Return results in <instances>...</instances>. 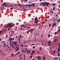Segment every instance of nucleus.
Listing matches in <instances>:
<instances>
[{"instance_id": "nucleus-1", "label": "nucleus", "mask_w": 60, "mask_h": 60, "mask_svg": "<svg viewBox=\"0 0 60 60\" xmlns=\"http://www.w3.org/2000/svg\"><path fill=\"white\" fill-rule=\"evenodd\" d=\"M14 38H13V39L12 38H11L10 39V44H9V45H11V46L10 45L11 48L12 47L13 48L14 47L13 45V43L15 45V42H14L13 41V42H12V41H14Z\"/></svg>"}, {"instance_id": "nucleus-2", "label": "nucleus", "mask_w": 60, "mask_h": 60, "mask_svg": "<svg viewBox=\"0 0 60 60\" xmlns=\"http://www.w3.org/2000/svg\"><path fill=\"white\" fill-rule=\"evenodd\" d=\"M42 4H43L42 5L44 6H46V7H48L49 4H50V3H47V2H42L40 3V5H42Z\"/></svg>"}, {"instance_id": "nucleus-3", "label": "nucleus", "mask_w": 60, "mask_h": 60, "mask_svg": "<svg viewBox=\"0 0 60 60\" xmlns=\"http://www.w3.org/2000/svg\"><path fill=\"white\" fill-rule=\"evenodd\" d=\"M15 26V24L13 23H9L6 26V28H8V27H10L11 28L12 26Z\"/></svg>"}, {"instance_id": "nucleus-4", "label": "nucleus", "mask_w": 60, "mask_h": 60, "mask_svg": "<svg viewBox=\"0 0 60 60\" xmlns=\"http://www.w3.org/2000/svg\"><path fill=\"white\" fill-rule=\"evenodd\" d=\"M15 45L16 48V51L17 52L19 50V47H18V44L17 43H15Z\"/></svg>"}, {"instance_id": "nucleus-5", "label": "nucleus", "mask_w": 60, "mask_h": 60, "mask_svg": "<svg viewBox=\"0 0 60 60\" xmlns=\"http://www.w3.org/2000/svg\"><path fill=\"white\" fill-rule=\"evenodd\" d=\"M4 6H6V7H10V5H4L3 6V8H4Z\"/></svg>"}, {"instance_id": "nucleus-6", "label": "nucleus", "mask_w": 60, "mask_h": 60, "mask_svg": "<svg viewBox=\"0 0 60 60\" xmlns=\"http://www.w3.org/2000/svg\"><path fill=\"white\" fill-rule=\"evenodd\" d=\"M37 17H36L35 18V23H36V21H37L38 20V19H37Z\"/></svg>"}, {"instance_id": "nucleus-7", "label": "nucleus", "mask_w": 60, "mask_h": 60, "mask_svg": "<svg viewBox=\"0 0 60 60\" xmlns=\"http://www.w3.org/2000/svg\"><path fill=\"white\" fill-rule=\"evenodd\" d=\"M56 22H55L52 25V26L54 27V26H56Z\"/></svg>"}, {"instance_id": "nucleus-8", "label": "nucleus", "mask_w": 60, "mask_h": 60, "mask_svg": "<svg viewBox=\"0 0 60 60\" xmlns=\"http://www.w3.org/2000/svg\"><path fill=\"white\" fill-rule=\"evenodd\" d=\"M5 2H4V3H3V4H2L1 5V8H2V7L3 6V5H5Z\"/></svg>"}, {"instance_id": "nucleus-9", "label": "nucleus", "mask_w": 60, "mask_h": 60, "mask_svg": "<svg viewBox=\"0 0 60 60\" xmlns=\"http://www.w3.org/2000/svg\"><path fill=\"white\" fill-rule=\"evenodd\" d=\"M30 30L29 29L28 31H27L26 32L27 34H29V32H30Z\"/></svg>"}, {"instance_id": "nucleus-10", "label": "nucleus", "mask_w": 60, "mask_h": 60, "mask_svg": "<svg viewBox=\"0 0 60 60\" xmlns=\"http://www.w3.org/2000/svg\"><path fill=\"white\" fill-rule=\"evenodd\" d=\"M26 25H28V26H32V25H30L29 24H26Z\"/></svg>"}, {"instance_id": "nucleus-11", "label": "nucleus", "mask_w": 60, "mask_h": 60, "mask_svg": "<svg viewBox=\"0 0 60 60\" xmlns=\"http://www.w3.org/2000/svg\"><path fill=\"white\" fill-rule=\"evenodd\" d=\"M3 42H4V47H5V46H6V45L5 44V42H4V41H3Z\"/></svg>"}, {"instance_id": "nucleus-12", "label": "nucleus", "mask_w": 60, "mask_h": 60, "mask_svg": "<svg viewBox=\"0 0 60 60\" xmlns=\"http://www.w3.org/2000/svg\"><path fill=\"white\" fill-rule=\"evenodd\" d=\"M9 6L10 7H13V4L10 5H9Z\"/></svg>"}, {"instance_id": "nucleus-13", "label": "nucleus", "mask_w": 60, "mask_h": 60, "mask_svg": "<svg viewBox=\"0 0 60 60\" xmlns=\"http://www.w3.org/2000/svg\"><path fill=\"white\" fill-rule=\"evenodd\" d=\"M41 21H40V20H39L38 21H36V23H38V22H40Z\"/></svg>"}, {"instance_id": "nucleus-14", "label": "nucleus", "mask_w": 60, "mask_h": 60, "mask_svg": "<svg viewBox=\"0 0 60 60\" xmlns=\"http://www.w3.org/2000/svg\"><path fill=\"white\" fill-rule=\"evenodd\" d=\"M24 25L23 24L21 26V27H25V26H24Z\"/></svg>"}, {"instance_id": "nucleus-15", "label": "nucleus", "mask_w": 60, "mask_h": 60, "mask_svg": "<svg viewBox=\"0 0 60 60\" xmlns=\"http://www.w3.org/2000/svg\"><path fill=\"white\" fill-rule=\"evenodd\" d=\"M55 9V7H53V11H54Z\"/></svg>"}, {"instance_id": "nucleus-16", "label": "nucleus", "mask_w": 60, "mask_h": 60, "mask_svg": "<svg viewBox=\"0 0 60 60\" xmlns=\"http://www.w3.org/2000/svg\"><path fill=\"white\" fill-rule=\"evenodd\" d=\"M19 52H17V54H16V55H17H17H18V54H19Z\"/></svg>"}, {"instance_id": "nucleus-17", "label": "nucleus", "mask_w": 60, "mask_h": 60, "mask_svg": "<svg viewBox=\"0 0 60 60\" xmlns=\"http://www.w3.org/2000/svg\"><path fill=\"white\" fill-rule=\"evenodd\" d=\"M40 56H38V60H40Z\"/></svg>"}, {"instance_id": "nucleus-18", "label": "nucleus", "mask_w": 60, "mask_h": 60, "mask_svg": "<svg viewBox=\"0 0 60 60\" xmlns=\"http://www.w3.org/2000/svg\"><path fill=\"white\" fill-rule=\"evenodd\" d=\"M27 6H31V5H29L28 4H27Z\"/></svg>"}, {"instance_id": "nucleus-19", "label": "nucleus", "mask_w": 60, "mask_h": 60, "mask_svg": "<svg viewBox=\"0 0 60 60\" xmlns=\"http://www.w3.org/2000/svg\"><path fill=\"white\" fill-rule=\"evenodd\" d=\"M58 33H59V31H60V28H59L58 30Z\"/></svg>"}, {"instance_id": "nucleus-20", "label": "nucleus", "mask_w": 60, "mask_h": 60, "mask_svg": "<svg viewBox=\"0 0 60 60\" xmlns=\"http://www.w3.org/2000/svg\"><path fill=\"white\" fill-rule=\"evenodd\" d=\"M45 59H46V57H44L43 60H45Z\"/></svg>"}, {"instance_id": "nucleus-21", "label": "nucleus", "mask_w": 60, "mask_h": 60, "mask_svg": "<svg viewBox=\"0 0 60 60\" xmlns=\"http://www.w3.org/2000/svg\"><path fill=\"white\" fill-rule=\"evenodd\" d=\"M19 43H20V39H19Z\"/></svg>"}, {"instance_id": "nucleus-22", "label": "nucleus", "mask_w": 60, "mask_h": 60, "mask_svg": "<svg viewBox=\"0 0 60 60\" xmlns=\"http://www.w3.org/2000/svg\"><path fill=\"white\" fill-rule=\"evenodd\" d=\"M13 8H11L10 9L11 10H13Z\"/></svg>"}, {"instance_id": "nucleus-23", "label": "nucleus", "mask_w": 60, "mask_h": 60, "mask_svg": "<svg viewBox=\"0 0 60 60\" xmlns=\"http://www.w3.org/2000/svg\"><path fill=\"white\" fill-rule=\"evenodd\" d=\"M32 6H35V4H33Z\"/></svg>"}, {"instance_id": "nucleus-24", "label": "nucleus", "mask_w": 60, "mask_h": 60, "mask_svg": "<svg viewBox=\"0 0 60 60\" xmlns=\"http://www.w3.org/2000/svg\"><path fill=\"white\" fill-rule=\"evenodd\" d=\"M50 34H49V35L48 36V37L49 38V37H50Z\"/></svg>"}, {"instance_id": "nucleus-25", "label": "nucleus", "mask_w": 60, "mask_h": 60, "mask_svg": "<svg viewBox=\"0 0 60 60\" xmlns=\"http://www.w3.org/2000/svg\"><path fill=\"white\" fill-rule=\"evenodd\" d=\"M23 1H24V2H27V0H24Z\"/></svg>"}, {"instance_id": "nucleus-26", "label": "nucleus", "mask_w": 60, "mask_h": 60, "mask_svg": "<svg viewBox=\"0 0 60 60\" xmlns=\"http://www.w3.org/2000/svg\"><path fill=\"white\" fill-rule=\"evenodd\" d=\"M52 5L54 6H55V5H56V4H52Z\"/></svg>"}, {"instance_id": "nucleus-27", "label": "nucleus", "mask_w": 60, "mask_h": 60, "mask_svg": "<svg viewBox=\"0 0 60 60\" xmlns=\"http://www.w3.org/2000/svg\"><path fill=\"white\" fill-rule=\"evenodd\" d=\"M11 28L10 27V28H9L8 29V30H8H8H10V29H11Z\"/></svg>"}, {"instance_id": "nucleus-28", "label": "nucleus", "mask_w": 60, "mask_h": 60, "mask_svg": "<svg viewBox=\"0 0 60 60\" xmlns=\"http://www.w3.org/2000/svg\"><path fill=\"white\" fill-rule=\"evenodd\" d=\"M25 46V45H21V47H23V46Z\"/></svg>"}, {"instance_id": "nucleus-29", "label": "nucleus", "mask_w": 60, "mask_h": 60, "mask_svg": "<svg viewBox=\"0 0 60 60\" xmlns=\"http://www.w3.org/2000/svg\"><path fill=\"white\" fill-rule=\"evenodd\" d=\"M32 52L33 53V54H34V51H32Z\"/></svg>"}, {"instance_id": "nucleus-30", "label": "nucleus", "mask_w": 60, "mask_h": 60, "mask_svg": "<svg viewBox=\"0 0 60 60\" xmlns=\"http://www.w3.org/2000/svg\"><path fill=\"white\" fill-rule=\"evenodd\" d=\"M60 19L58 20L57 21L58 22H60Z\"/></svg>"}, {"instance_id": "nucleus-31", "label": "nucleus", "mask_w": 60, "mask_h": 60, "mask_svg": "<svg viewBox=\"0 0 60 60\" xmlns=\"http://www.w3.org/2000/svg\"><path fill=\"white\" fill-rule=\"evenodd\" d=\"M51 26V24H49V27H50Z\"/></svg>"}, {"instance_id": "nucleus-32", "label": "nucleus", "mask_w": 60, "mask_h": 60, "mask_svg": "<svg viewBox=\"0 0 60 60\" xmlns=\"http://www.w3.org/2000/svg\"><path fill=\"white\" fill-rule=\"evenodd\" d=\"M56 33H57L56 32L55 33H54V34H55V35H56Z\"/></svg>"}, {"instance_id": "nucleus-33", "label": "nucleus", "mask_w": 60, "mask_h": 60, "mask_svg": "<svg viewBox=\"0 0 60 60\" xmlns=\"http://www.w3.org/2000/svg\"><path fill=\"white\" fill-rule=\"evenodd\" d=\"M33 57V56H30V58H32Z\"/></svg>"}, {"instance_id": "nucleus-34", "label": "nucleus", "mask_w": 60, "mask_h": 60, "mask_svg": "<svg viewBox=\"0 0 60 60\" xmlns=\"http://www.w3.org/2000/svg\"><path fill=\"white\" fill-rule=\"evenodd\" d=\"M60 48H58V51H59L60 50Z\"/></svg>"}, {"instance_id": "nucleus-35", "label": "nucleus", "mask_w": 60, "mask_h": 60, "mask_svg": "<svg viewBox=\"0 0 60 60\" xmlns=\"http://www.w3.org/2000/svg\"><path fill=\"white\" fill-rule=\"evenodd\" d=\"M58 56H60V55L59 54V53H58Z\"/></svg>"}, {"instance_id": "nucleus-36", "label": "nucleus", "mask_w": 60, "mask_h": 60, "mask_svg": "<svg viewBox=\"0 0 60 60\" xmlns=\"http://www.w3.org/2000/svg\"><path fill=\"white\" fill-rule=\"evenodd\" d=\"M35 47H36L35 46H34L33 47V49H34V48H35Z\"/></svg>"}, {"instance_id": "nucleus-37", "label": "nucleus", "mask_w": 60, "mask_h": 60, "mask_svg": "<svg viewBox=\"0 0 60 60\" xmlns=\"http://www.w3.org/2000/svg\"><path fill=\"white\" fill-rule=\"evenodd\" d=\"M7 46L8 47V48L9 49H10V48H9V46L8 45H7Z\"/></svg>"}, {"instance_id": "nucleus-38", "label": "nucleus", "mask_w": 60, "mask_h": 60, "mask_svg": "<svg viewBox=\"0 0 60 60\" xmlns=\"http://www.w3.org/2000/svg\"><path fill=\"white\" fill-rule=\"evenodd\" d=\"M30 27H28V29H30Z\"/></svg>"}, {"instance_id": "nucleus-39", "label": "nucleus", "mask_w": 60, "mask_h": 60, "mask_svg": "<svg viewBox=\"0 0 60 60\" xmlns=\"http://www.w3.org/2000/svg\"><path fill=\"white\" fill-rule=\"evenodd\" d=\"M7 37H8V35H6V38H7Z\"/></svg>"}, {"instance_id": "nucleus-40", "label": "nucleus", "mask_w": 60, "mask_h": 60, "mask_svg": "<svg viewBox=\"0 0 60 60\" xmlns=\"http://www.w3.org/2000/svg\"><path fill=\"white\" fill-rule=\"evenodd\" d=\"M40 50H41V47H40Z\"/></svg>"}, {"instance_id": "nucleus-41", "label": "nucleus", "mask_w": 60, "mask_h": 60, "mask_svg": "<svg viewBox=\"0 0 60 60\" xmlns=\"http://www.w3.org/2000/svg\"><path fill=\"white\" fill-rule=\"evenodd\" d=\"M41 43L42 44H41V45H44V44H43V43L42 42H41Z\"/></svg>"}, {"instance_id": "nucleus-42", "label": "nucleus", "mask_w": 60, "mask_h": 60, "mask_svg": "<svg viewBox=\"0 0 60 60\" xmlns=\"http://www.w3.org/2000/svg\"><path fill=\"white\" fill-rule=\"evenodd\" d=\"M51 42V41H49V44H50V42Z\"/></svg>"}, {"instance_id": "nucleus-43", "label": "nucleus", "mask_w": 60, "mask_h": 60, "mask_svg": "<svg viewBox=\"0 0 60 60\" xmlns=\"http://www.w3.org/2000/svg\"><path fill=\"white\" fill-rule=\"evenodd\" d=\"M13 55H14V53H13L12 55H11V56H13Z\"/></svg>"}, {"instance_id": "nucleus-44", "label": "nucleus", "mask_w": 60, "mask_h": 60, "mask_svg": "<svg viewBox=\"0 0 60 60\" xmlns=\"http://www.w3.org/2000/svg\"><path fill=\"white\" fill-rule=\"evenodd\" d=\"M20 38H21L22 37V36H21V35L20 36Z\"/></svg>"}, {"instance_id": "nucleus-45", "label": "nucleus", "mask_w": 60, "mask_h": 60, "mask_svg": "<svg viewBox=\"0 0 60 60\" xmlns=\"http://www.w3.org/2000/svg\"><path fill=\"white\" fill-rule=\"evenodd\" d=\"M25 47H28V46L27 45H26L25 46Z\"/></svg>"}, {"instance_id": "nucleus-46", "label": "nucleus", "mask_w": 60, "mask_h": 60, "mask_svg": "<svg viewBox=\"0 0 60 60\" xmlns=\"http://www.w3.org/2000/svg\"><path fill=\"white\" fill-rule=\"evenodd\" d=\"M2 41V39L0 38V41Z\"/></svg>"}, {"instance_id": "nucleus-47", "label": "nucleus", "mask_w": 60, "mask_h": 60, "mask_svg": "<svg viewBox=\"0 0 60 60\" xmlns=\"http://www.w3.org/2000/svg\"><path fill=\"white\" fill-rule=\"evenodd\" d=\"M57 59V58H54V59Z\"/></svg>"}, {"instance_id": "nucleus-48", "label": "nucleus", "mask_w": 60, "mask_h": 60, "mask_svg": "<svg viewBox=\"0 0 60 60\" xmlns=\"http://www.w3.org/2000/svg\"><path fill=\"white\" fill-rule=\"evenodd\" d=\"M21 29H20L21 30H22V27H21Z\"/></svg>"}, {"instance_id": "nucleus-49", "label": "nucleus", "mask_w": 60, "mask_h": 60, "mask_svg": "<svg viewBox=\"0 0 60 60\" xmlns=\"http://www.w3.org/2000/svg\"><path fill=\"white\" fill-rule=\"evenodd\" d=\"M57 41V40H55V42H56V41Z\"/></svg>"}, {"instance_id": "nucleus-50", "label": "nucleus", "mask_w": 60, "mask_h": 60, "mask_svg": "<svg viewBox=\"0 0 60 60\" xmlns=\"http://www.w3.org/2000/svg\"><path fill=\"white\" fill-rule=\"evenodd\" d=\"M34 28H33L32 30V31H34Z\"/></svg>"}, {"instance_id": "nucleus-51", "label": "nucleus", "mask_w": 60, "mask_h": 60, "mask_svg": "<svg viewBox=\"0 0 60 60\" xmlns=\"http://www.w3.org/2000/svg\"><path fill=\"white\" fill-rule=\"evenodd\" d=\"M56 17H58V15H56Z\"/></svg>"}, {"instance_id": "nucleus-52", "label": "nucleus", "mask_w": 60, "mask_h": 60, "mask_svg": "<svg viewBox=\"0 0 60 60\" xmlns=\"http://www.w3.org/2000/svg\"><path fill=\"white\" fill-rule=\"evenodd\" d=\"M58 11H60V9H58Z\"/></svg>"}, {"instance_id": "nucleus-53", "label": "nucleus", "mask_w": 60, "mask_h": 60, "mask_svg": "<svg viewBox=\"0 0 60 60\" xmlns=\"http://www.w3.org/2000/svg\"><path fill=\"white\" fill-rule=\"evenodd\" d=\"M22 56V55H20L19 57H20V56Z\"/></svg>"}, {"instance_id": "nucleus-54", "label": "nucleus", "mask_w": 60, "mask_h": 60, "mask_svg": "<svg viewBox=\"0 0 60 60\" xmlns=\"http://www.w3.org/2000/svg\"><path fill=\"white\" fill-rule=\"evenodd\" d=\"M34 45V44H33L32 45Z\"/></svg>"}, {"instance_id": "nucleus-55", "label": "nucleus", "mask_w": 60, "mask_h": 60, "mask_svg": "<svg viewBox=\"0 0 60 60\" xmlns=\"http://www.w3.org/2000/svg\"><path fill=\"white\" fill-rule=\"evenodd\" d=\"M42 27V26H39V27Z\"/></svg>"}, {"instance_id": "nucleus-56", "label": "nucleus", "mask_w": 60, "mask_h": 60, "mask_svg": "<svg viewBox=\"0 0 60 60\" xmlns=\"http://www.w3.org/2000/svg\"><path fill=\"white\" fill-rule=\"evenodd\" d=\"M31 55H32V56H33V53H31Z\"/></svg>"}, {"instance_id": "nucleus-57", "label": "nucleus", "mask_w": 60, "mask_h": 60, "mask_svg": "<svg viewBox=\"0 0 60 60\" xmlns=\"http://www.w3.org/2000/svg\"><path fill=\"white\" fill-rule=\"evenodd\" d=\"M2 31H0V33H2Z\"/></svg>"}, {"instance_id": "nucleus-58", "label": "nucleus", "mask_w": 60, "mask_h": 60, "mask_svg": "<svg viewBox=\"0 0 60 60\" xmlns=\"http://www.w3.org/2000/svg\"><path fill=\"white\" fill-rule=\"evenodd\" d=\"M42 0H40V2H41L42 1Z\"/></svg>"}, {"instance_id": "nucleus-59", "label": "nucleus", "mask_w": 60, "mask_h": 60, "mask_svg": "<svg viewBox=\"0 0 60 60\" xmlns=\"http://www.w3.org/2000/svg\"><path fill=\"white\" fill-rule=\"evenodd\" d=\"M22 52H24V50H22Z\"/></svg>"}, {"instance_id": "nucleus-60", "label": "nucleus", "mask_w": 60, "mask_h": 60, "mask_svg": "<svg viewBox=\"0 0 60 60\" xmlns=\"http://www.w3.org/2000/svg\"><path fill=\"white\" fill-rule=\"evenodd\" d=\"M22 58H20V59H22Z\"/></svg>"}, {"instance_id": "nucleus-61", "label": "nucleus", "mask_w": 60, "mask_h": 60, "mask_svg": "<svg viewBox=\"0 0 60 60\" xmlns=\"http://www.w3.org/2000/svg\"><path fill=\"white\" fill-rule=\"evenodd\" d=\"M48 45H49V46H50V44H49Z\"/></svg>"}, {"instance_id": "nucleus-62", "label": "nucleus", "mask_w": 60, "mask_h": 60, "mask_svg": "<svg viewBox=\"0 0 60 60\" xmlns=\"http://www.w3.org/2000/svg\"><path fill=\"white\" fill-rule=\"evenodd\" d=\"M20 5V4H18V5Z\"/></svg>"}, {"instance_id": "nucleus-63", "label": "nucleus", "mask_w": 60, "mask_h": 60, "mask_svg": "<svg viewBox=\"0 0 60 60\" xmlns=\"http://www.w3.org/2000/svg\"><path fill=\"white\" fill-rule=\"evenodd\" d=\"M60 45V43L58 44V45Z\"/></svg>"}, {"instance_id": "nucleus-64", "label": "nucleus", "mask_w": 60, "mask_h": 60, "mask_svg": "<svg viewBox=\"0 0 60 60\" xmlns=\"http://www.w3.org/2000/svg\"><path fill=\"white\" fill-rule=\"evenodd\" d=\"M59 7L60 8V6H59Z\"/></svg>"}]
</instances>
